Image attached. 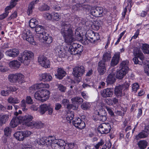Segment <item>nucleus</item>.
Wrapping results in <instances>:
<instances>
[{
  "mask_svg": "<svg viewBox=\"0 0 149 149\" xmlns=\"http://www.w3.org/2000/svg\"><path fill=\"white\" fill-rule=\"evenodd\" d=\"M62 22L61 33L63 37L65 42L68 45H70L74 40L72 25L66 21Z\"/></svg>",
  "mask_w": 149,
  "mask_h": 149,
  "instance_id": "obj_1",
  "label": "nucleus"
},
{
  "mask_svg": "<svg viewBox=\"0 0 149 149\" xmlns=\"http://www.w3.org/2000/svg\"><path fill=\"white\" fill-rule=\"evenodd\" d=\"M35 31L37 34H39L40 38H42L46 43L50 44L52 41V38L45 32L44 27L41 25H38L36 28Z\"/></svg>",
  "mask_w": 149,
  "mask_h": 149,
  "instance_id": "obj_2",
  "label": "nucleus"
},
{
  "mask_svg": "<svg viewBox=\"0 0 149 149\" xmlns=\"http://www.w3.org/2000/svg\"><path fill=\"white\" fill-rule=\"evenodd\" d=\"M33 58L34 54L32 52L25 50L18 58V60L21 63H23L25 65H27Z\"/></svg>",
  "mask_w": 149,
  "mask_h": 149,
  "instance_id": "obj_3",
  "label": "nucleus"
},
{
  "mask_svg": "<svg viewBox=\"0 0 149 149\" xmlns=\"http://www.w3.org/2000/svg\"><path fill=\"white\" fill-rule=\"evenodd\" d=\"M50 92L49 90L42 89L36 92L34 94V97L43 102L46 101L49 97Z\"/></svg>",
  "mask_w": 149,
  "mask_h": 149,
  "instance_id": "obj_4",
  "label": "nucleus"
},
{
  "mask_svg": "<svg viewBox=\"0 0 149 149\" xmlns=\"http://www.w3.org/2000/svg\"><path fill=\"white\" fill-rule=\"evenodd\" d=\"M83 47L81 45L77 44H74L70 46L68 52L73 55L80 54L83 51Z\"/></svg>",
  "mask_w": 149,
  "mask_h": 149,
  "instance_id": "obj_5",
  "label": "nucleus"
},
{
  "mask_svg": "<svg viewBox=\"0 0 149 149\" xmlns=\"http://www.w3.org/2000/svg\"><path fill=\"white\" fill-rule=\"evenodd\" d=\"M22 37L24 40H26L30 43L35 44L33 37L30 31L28 29H25L22 34Z\"/></svg>",
  "mask_w": 149,
  "mask_h": 149,
  "instance_id": "obj_6",
  "label": "nucleus"
},
{
  "mask_svg": "<svg viewBox=\"0 0 149 149\" xmlns=\"http://www.w3.org/2000/svg\"><path fill=\"white\" fill-rule=\"evenodd\" d=\"M111 129V126L109 123H104L100 125L98 130L102 134H107L109 132Z\"/></svg>",
  "mask_w": 149,
  "mask_h": 149,
  "instance_id": "obj_7",
  "label": "nucleus"
},
{
  "mask_svg": "<svg viewBox=\"0 0 149 149\" xmlns=\"http://www.w3.org/2000/svg\"><path fill=\"white\" fill-rule=\"evenodd\" d=\"M47 111H48V114L52 115L53 112V109L49 105L42 104L39 107L38 112L41 115L45 114Z\"/></svg>",
  "mask_w": 149,
  "mask_h": 149,
  "instance_id": "obj_8",
  "label": "nucleus"
},
{
  "mask_svg": "<svg viewBox=\"0 0 149 149\" xmlns=\"http://www.w3.org/2000/svg\"><path fill=\"white\" fill-rule=\"evenodd\" d=\"M14 115L16 116L14 117L10 122V125L13 128L16 127L19 124L22 123V116L17 112L15 113Z\"/></svg>",
  "mask_w": 149,
  "mask_h": 149,
  "instance_id": "obj_9",
  "label": "nucleus"
},
{
  "mask_svg": "<svg viewBox=\"0 0 149 149\" xmlns=\"http://www.w3.org/2000/svg\"><path fill=\"white\" fill-rule=\"evenodd\" d=\"M38 62L43 67L47 68L50 67V63L47 58L43 55H40L38 57Z\"/></svg>",
  "mask_w": 149,
  "mask_h": 149,
  "instance_id": "obj_10",
  "label": "nucleus"
},
{
  "mask_svg": "<svg viewBox=\"0 0 149 149\" xmlns=\"http://www.w3.org/2000/svg\"><path fill=\"white\" fill-rule=\"evenodd\" d=\"M52 144V147L53 149H66L65 143L63 140L58 141L55 139Z\"/></svg>",
  "mask_w": 149,
  "mask_h": 149,
  "instance_id": "obj_11",
  "label": "nucleus"
},
{
  "mask_svg": "<svg viewBox=\"0 0 149 149\" xmlns=\"http://www.w3.org/2000/svg\"><path fill=\"white\" fill-rule=\"evenodd\" d=\"M85 71V68L83 66H76L73 69V74L74 77L77 78L82 76Z\"/></svg>",
  "mask_w": 149,
  "mask_h": 149,
  "instance_id": "obj_12",
  "label": "nucleus"
},
{
  "mask_svg": "<svg viewBox=\"0 0 149 149\" xmlns=\"http://www.w3.org/2000/svg\"><path fill=\"white\" fill-rule=\"evenodd\" d=\"M117 71L115 69H113L111 71L107 76L106 79V82L107 84H112L116 81L115 74Z\"/></svg>",
  "mask_w": 149,
  "mask_h": 149,
  "instance_id": "obj_13",
  "label": "nucleus"
},
{
  "mask_svg": "<svg viewBox=\"0 0 149 149\" xmlns=\"http://www.w3.org/2000/svg\"><path fill=\"white\" fill-rule=\"evenodd\" d=\"M19 0H11L10 5L5 8V13L0 15V20L3 19L7 17L9 13L8 10L14 7L16 4V2Z\"/></svg>",
  "mask_w": 149,
  "mask_h": 149,
  "instance_id": "obj_14",
  "label": "nucleus"
},
{
  "mask_svg": "<svg viewBox=\"0 0 149 149\" xmlns=\"http://www.w3.org/2000/svg\"><path fill=\"white\" fill-rule=\"evenodd\" d=\"M97 118L99 120L104 121L107 120V113L104 109H100L97 112Z\"/></svg>",
  "mask_w": 149,
  "mask_h": 149,
  "instance_id": "obj_15",
  "label": "nucleus"
},
{
  "mask_svg": "<svg viewBox=\"0 0 149 149\" xmlns=\"http://www.w3.org/2000/svg\"><path fill=\"white\" fill-rule=\"evenodd\" d=\"M107 64L105 62L101 61L98 64L97 70L100 75H103L106 71V67Z\"/></svg>",
  "mask_w": 149,
  "mask_h": 149,
  "instance_id": "obj_16",
  "label": "nucleus"
},
{
  "mask_svg": "<svg viewBox=\"0 0 149 149\" xmlns=\"http://www.w3.org/2000/svg\"><path fill=\"white\" fill-rule=\"evenodd\" d=\"M72 123L76 127L81 130L84 128L85 126L84 122L79 118H76L75 120H73Z\"/></svg>",
  "mask_w": 149,
  "mask_h": 149,
  "instance_id": "obj_17",
  "label": "nucleus"
},
{
  "mask_svg": "<svg viewBox=\"0 0 149 149\" xmlns=\"http://www.w3.org/2000/svg\"><path fill=\"white\" fill-rule=\"evenodd\" d=\"M103 12L102 8L100 7H97L95 8L92 9L91 11V14L93 16L97 17L102 16Z\"/></svg>",
  "mask_w": 149,
  "mask_h": 149,
  "instance_id": "obj_18",
  "label": "nucleus"
},
{
  "mask_svg": "<svg viewBox=\"0 0 149 149\" xmlns=\"http://www.w3.org/2000/svg\"><path fill=\"white\" fill-rule=\"evenodd\" d=\"M55 52L61 57H65L66 54V50L60 46L56 47L55 49Z\"/></svg>",
  "mask_w": 149,
  "mask_h": 149,
  "instance_id": "obj_19",
  "label": "nucleus"
},
{
  "mask_svg": "<svg viewBox=\"0 0 149 149\" xmlns=\"http://www.w3.org/2000/svg\"><path fill=\"white\" fill-rule=\"evenodd\" d=\"M113 93V88H108L104 89L101 95L104 97H110L112 96Z\"/></svg>",
  "mask_w": 149,
  "mask_h": 149,
  "instance_id": "obj_20",
  "label": "nucleus"
},
{
  "mask_svg": "<svg viewBox=\"0 0 149 149\" xmlns=\"http://www.w3.org/2000/svg\"><path fill=\"white\" fill-rule=\"evenodd\" d=\"M6 53L7 56L14 58L19 54V52L18 49L15 48L8 50Z\"/></svg>",
  "mask_w": 149,
  "mask_h": 149,
  "instance_id": "obj_21",
  "label": "nucleus"
},
{
  "mask_svg": "<svg viewBox=\"0 0 149 149\" xmlns=\"http://www.w3.org/2000/svg\"><path fill=\"white\" fill-rule=\"evenodd\" d=\"M123 86L121 85H119L115 87L114 93L117 97H120L124 95V93H123Z\"/></svg>",
  "mask_w": 149,
  "mask_h": 149,
  "instance_id": "obj_22",
  "label": "nucleus"
},
{
  "mask_svg": "<svg viewBox=\"0 0 149 149\" xmlns=\"http://www.w3.org/2000/svg\"><path fill=\"white\" fill-rule=\"evenodd\" d=\"M120 57V52H118L116 53L114 56L113 57L111 61V66L114 67L118 63Z\"/></svg>",
  "mask_w": 149,
  "mask_h": 149,
  "instance_id": "obj_23",
  "label": "nucleus"
},
{
  "mask_svg": "<svg viewBox=\"0 0 149 149\" xmlns=\"http://www.w3.org/2000/svg\"><path fill=\"white\" fill-rule=\"evenodd\" d=\"M22 123H24L27 126H29V123H31L30 121L33 119L32 116L30 115H26L24 117L22 116Z\"/></svg>",
  "mask_w": 149,
  "mask_h": 149,
  "instance_id": "obj_24",
  "label": "nucleus"
},
{
  "mask_svg": "<svg viewBox=\"0 0 149 149\" xmlns=\"http://www.w3.org/2000/svg\"><path fill=\"white\" fill-rule=\"evenodd\" d=\"M28 125L29 127H30L32 128H40L43 126V124L41 122L33 121L29 123Z\"/></svg>",
  "mask_w": 149,
  "mask_h": 149,
  "instance_id": "obj_25",
  "label": "nucleus"
},
{
  "mask_svg": "<svg viewBox=\"0 0 149 149\" xmlns=\"http://www.w3.org/2000/svg\"><path fill=\"white\" fill-rule=\"evenodd\" d=\"M21 63L17 60L11 61L9 63V66L13 69H17L19 68Z\"/></svg>",
  "mask_w": 149,
  "mask_h": 149,
  "instance_id": "obj_26",
  "label": "nucleus"
},
{
  "mask_svg": "<svg viewBox=\"0 0 149 149\" xmlns=\"http://www.w3.org/2000/svg\"><path fill=\"white\" fill-rule=\"evenodd\" d=\"M123 69H121L120 70L116 72V78L119 79H123L124 76L127 73V71H125Z\"/></svg>",
  "mask_w": 149,
  "mask_h": 149,
  "instance_id": "obj_27",
  "label": "nucleus"
},
{
  "mask_svg": "<svg viewBox=\"0 0 149 149\" xmlns=\"http://www.w3.org/2000/svg\"><path fill=\"white\" fill-rule=\"evenodd\" d=\"M87 5L86 3H79L76 4L72 6V9L76 11L78 10H82L84 8H87Z\"/></svg>",
  "mask_w": 149,
  "mask_h": 149,
  "instance_id": "obj_28",
  "label": "nucleus"
},
{
  "mask_svg": "<svg viewBox=\"0 0 149 149\" xmlns=\"http://www.w3.org/2000/svg\"><path fill=\"white\" fill-rule=\"evenodd\" d=\"M57 74H55V76L57 78L59 79H62L66 74V72L62 68H58L57 70Z\"/></svg>",
  "mask_w": 149,
  "mask_h": 149,
  "instance_id": "obj_29",
  "label": "nucleus"
},
{
  "mask_svg": "<svg viewBox=\"0 0 149 149\" xmlns=\"http://www.w3.org/2000/svg\"><path fill=\"white\" fill-rule=\"evenodd\" d=\"M39 0H36L31 2L29 5L27 13L29 15L32 12V9L34 8V6L39 2Z\"/></svg>",
  "mask_w": 149,
  "mask_h": 149,
  "instance_id": "obj_30",
  "label": "nucleus"
},
{
  "mask_svg": "<svg viewBox=\"0 0 149 149\" xmlns=\"http://www.w3.org/2000/svg\"><path fill=\"white\" fill-rule=\"evenodd\" d=\"M92 32V34L91 36H88L89 37L90 39V42L94 43L99 39L100 37L98 33H94L93 31Z\"/></svg>",
  "mask_w": 149,
  "mask_h": 149,
  "instance_id": "obj_31",
  "label": "nucleus"
},
{
  "mask_svg": "<svg viewBox=\"0 0 149 149\" xmlns=\"http://www.w3.org/2000/svg\"><path fill=\"white\" fill-rule=\"evenodd\" d=\"M42 80L45 82L49 81L52 79V76L49 74L46 73L42 74L41 76Z\"/></svg>",
  "mask_w": 149,
  "mask_h": 149,
  "instance_id": "obj_32",
  "label": "nucleus"
},
{
  "mask_svg": "<svg viewBox=\"0 0 149 149\" xmlns=\"http://www.w3.org/2000/svg\"><path fill=\"white\" fill-rule=\"evenodd\" d=\"M55 139L52 136H49L48 138H45V145L47 146H52V144L54 143V141L55 140Z\"/></svg>",
  "mask_w": 149,
  "mask_h": 149,
  "instance_id": "obj_33",
  "label": "nucleus"
},
{
  "mask_svg": "<svg viewBox=\"0 0 149 149\" xmlns=\"http://www.w3.org/2000/svg\"><path fill=\"white\" fill-rule=\"evenodd\" d=\"M72 103L73 104H80L83 102V99L79 97H76L71 99Z\"/></svg>",
  "mask_w": 149,
  "mask_h": 149,
  "instance_id": "obj_34",
  "label": "nucleus"
},
{
  "mask_svg": "<svg viewBox=\"0 0 149 149\" xmlns=\"http://www.w3.org/2000/svg\"><path fill=\"white\" fill-rule=\"evenodd\" d=\"M14 136L17 139L20 141H23L24 137L22 131L16 132L14 134Z\"/></svg>",
  "mask_w": 149,
  "mask_h": 149,
  "instance_id": "obj_35",
  "label": "nucleus"
},
{
  "mask_svg": "<svg viewBox=\"0 0 149 149\" xmlns=\"http://www.w3.org/2000/svg\"><path fill=\"white\" fill-rule=\"evenodd\" d=\"M33 88L35 89H39L42 88H48L49 87V85L47 84H43L40 83L36 84L33 86Z\"/></svg>",
  "mask_w": 149,
  "mask_h": 149,
  "instance_id": "obj_36",
  "label": "nucleus"
},
{
  "mask_svg": "<svg viewBox=\"0 0 149 149\" xmlns=\"http://www.w3.org/2000/svg\"><path fill=\"white\" fill-rule=\"evenodd\" d=\"M38 22L37 20L34 18L31 19L29 22V25L32 28H36L38 25Z\"/></svg>",
  "mask_w": 149,
  "mask_h": 149,
  "instance_id": "obj_37",
  "label": "nucleus"
},
{
  "mask_svg": "<svg viewBox=\"0 0 149 149\" xmlns=\"http://www.w3.org/2000/svg\"><path fill=\"white\" fill-rule=\"evenodd\" d=\"M16 82L22 83L23 82L24 76L20 73H16Z\"/></svg>",
  "mask_w": 149,
  "mask_h": 149,
  "instance_id": "obj_38",
  "label": "nucleus"
},
{
  "mask_svg": "<svg viewBox=\"0 0 149 149\" xmlns=\"http://www.w3.org/2000/svg\"><path fill=\"white\" fill-rule=\"evenodd\" d=\"M148 135V133L146 132L144 129L138 135L136 136V139H139L141 138H145Z\"/></svg>",
  "mask_w": 149,
  "mask_h": 149,
  "instance_id": "obj_39",
  "label": "nucleus"
},
{
  "mask_svg": "<svg viewBox=\"0 0 149 149\" xmlns=\"http://www.w3.org/2000/svg\"><path fill=\"white\" fill-rule=\"evenodd\" d=\"M147 144V142L145 141H141L138 143V145L140 149L145 148Z\"/></svg>",
  "mask_w": 149,
  "mask_h": 149,
  "instance_id": "obj_40",
  "label": "nucleus"
},
{
  "mask_svg": "<svg viewBox=\"0 0 149 149\" xmlns=\"http://www.w3.org/2000/svg\"><path fill=\"white\" fill-rule=\"evenodd\" d=\"M8 101L10 103L13 104L18 103L20 102V100L15 97H9L8 99Z\"/></svg>",
  "mask_w": 149,
  "mask_h": 149,
  "instance_id": "obj_41",
  "label": "nucleus"
},
{
  "mask_svg": "<svg viewBox=\"0 0 149 149\" xmlns=\"http://www.w3.org/2000/svg\"><path fill=\"white\" fill-rule=\"evenodd\" d=\"M129 62L127 60L123 61L120 64L121 69H123L125 71H127L128 67L127 66Z\"/></svg>",
  "mask_w": 149,
  "mask_h": 149,
  "instance_id": "obj_42",
  "label": "nucleus"
},
{
  "mask_svg": "<svg viewBox=\"0 0 149 149\" xmlns=\"http://www.w3.org/2000/svg\"><path fill=\"white\" fill-rule=\"evenodd\" d=\"M9 116L7 115H3L0 118V125L4 123L7 120Z\"/></svg>",
  "mask_w": 149,
  "mask_h": 149,
  "instance_id": "obj_43",
  "label": "nucleus"
},
{
  "mask_svg": "<svg viewBox=\"0 0 149 149\" xmlns=\"http://www.w3.org/2000/svg\"><path fill=\"white\" fill-rule=\"evenodd\" d=\"M111 58V54L109 53L106 52L103 54V57L101 61H105V63H106V61L109 60Z\"/></svg>",
  "mask_w": 149,
  "mask_h": 149,
  "instance_id": "obj_44",
  "label": "nucleus"
},
{
  "mask_svg": "<svg viewBox=\"0 0 149 149\" xmlns=\"http://www.w3.org/2000/svg\"><path fill=\"white\" fill-rule=\"evenodd\" d=\"M8 79L11 82H16V73L10 74L8 76Z\"/></svg>",
  "mask_w": 149,
  "mask_h": 149,
  "instance_id": "obj_45",
  "label": "nucleus"
},
{
  "mask_svg": "<svg viewBox=\"0 0 149 149\" xmlns=\"http://www.w3.org/2000/svg\"><path fill=\"white\" fill-rule=\"evenodd\" d=\"M133 53L134 55L137 57L139 55L142 54V53L140 51V49L137 47H135L134 48Z\"/></svg>",
  "mask_w": 149,
  "mask_h": 149,
  "instance_id": "obj_46",
  "label": "nucleus"
},
{
  "mask_svg": "<svg viewBox=\"0 0 149 149\" xmlns=\"http://www.w3.org/2000/svg\"><path fill=\"white\" fill-rule=\"evenodd\" d=\"M90 104L89 102H84L81 105V109L84 110H86L90 107Z\"/></svg>",
  "mask_w": 149,
  "mask_h": 149,
  "instance_id": "obj_47",
  "label": "nucleus"
},
{
  "mask_svg": "<svg viewBox=\"0 0 149 149\" xmlns=\"http://www.w3.org/2000/svg\"><path fill=\"white\" fill-rule=\"evenodd\" d=\"M137 57L139 58L141 60L140 61L141 62V63H142L144 65L146 64L147 61H148L145 58L143 53L142 54L139 55Z\"/></svg>",
  "mask_w": 149,
  "mask_h": 149,
  "instance_id": "obj_48",
  "label": "nucleus"
},
{
  "mask_svg": "<svg viewBox=\"0 0 149 149\" xmlns=\"http://www.w3.org/2000/svg\"><path fill=\"white\" fill-rule=\"evenodd\" d=\"M144 71L149 76V61H147L146 64H144Z\"/></svg>",
  "mask_w": 149,
  "mask_h": 149,
  "instance_id": "obj_49",
  "label": "nucleus"
},
{
  "mask_svg": "<svg viewBox=\"0 0 149 149\" xmlns=\"http://www.w3.org/2000/svg\"><path fill=\"white\" fill-rule=\"evenodd\" d=\"M74 117V113L73 112H71L69 113H68L67 116L66 117V119L67 120L70 121L71 120L73 119Z\"/></svg>",
  "mask_w": 149,
  "mask_h": 149,
  "instance_id": "obj_50",
  "label": "nucleus"
},
{
  "mask_svg": "<svg viewBox=\"0 0 149 149\" xmlns=\"http://www.w3.org/2000/svg\"><path fill=\"white\" fill-rule=\"evenodd\" d=\"M11 128L9 127H7L4 129V135L6 136H8L10 134Z\"/></svg>",
  "mask_w": 149,
  "mask_h": 149,
  "instance_id": "obj_51",
  "label": "nucleus"
},
{
  "mask_svg": "<svg viewBox=\"0 0 149 149\" xmlns=\"http://www.w3.org/2000/svg\"><path fill=\"white\" fill-rule=\"evenodd\" d=\"M25 101L28 104H32L33 103V100L30 96H27L26 98Z\"/></svg>",
  "mask_w": 149,
  "mask_h": 149,
  "instance_id": "obj_52",
  "label": "nucleus"
},
{
  "mask_svg": "<svg viewBox=\"0 0 149 149\" xmlns=\"http://www.w3.org/2000/svg\"><path fill=\"white\" fill-rule=\"evenodd\" d=\"M26 104L27 103L24 100H23L21 102V106L22 107V109L24 111H25L26 110Z\"/></svg>",
  "mask_w": 149,
  "mask_h": 149,
  "instance_id": "obj_53",
  "label": "nucleus"
},
{
  "mask_svg": "<svg viewBox=\"0 0 149 149\" xmlns=\"http://www.w3.org/2000/svg\"><path fill=\"white\" fill-rule=\"evenodd\" d=\"M52 17L53 19L58 21L61 18V17L59 15L58 13H55L52 15Z\"/></svg>",
  "mask_w": 149,
  "mask_h": 149,
  "instance_id": "obj_54",
  "label": "nucleus"
},
{
  "mask_svg": "<svg viewBox=\"0 0 149 149\" xmlns=\"http://www.w3.org/2000/svg\"><path fill=\"white\" fill-rule=\"evenodd\" d=\"M81 40V42L83 44L85 45H88L89 42H90V40L88 39V38H87L86 37H85L84 38H82V40L81 39H80Z\"/></svg>",
  "mask_w": 149,
  "mask_h": 149,
  "instance_id": "obj_55",
  "label": "nucleus"
},
{
  "mask_svg": "<svg viewBox=\"0 0 149 149\" xmlns=\"http://www.w3.org/2000/svg\"><path fill=\"white\" fill-rule=\"evenodd\" d=\"M143 49L145 51L144 53L149 54V45L147 44L143 45L142 46Z\"/></svg>",
  "mask_w": 149,
  "mask_h": 149,
  "instance_id": "obj_56",
  "label": "nucleus"
},
{
  "mask_svg": "<svg viewBox=\"0 0 149 149\" xmlns=\"http://www.w3.org/2000/svg\"><path fill=\"white\" fill-rule=\"evenodd\" d=\"M49 8L48 6L44 4L40 8V10L41 11L47 10H49Z\"/></svg>",
  "mask_w": 149,
  "mask_h": 149,
  "instance_id": "obj_57",
  "label": "nucleus"
},
{
  "mask_svg": "<svg viewBox=\"0 0 149 149\" xmlns=\"http://www.w3.org/2000/svg\"><path fill=\"white\" fill-rule=\"evenodd\" d=\"M130 81H126L124 83L123 85H121L123 86V89L124 88H125V89H127L130 85L131 84L130 83Z\"/></svg>",
  "mask_w": 149,
  "mask_h": 149,
  "instance_id": "obj_58",
  "label": "nucleus"
},
{
  "mask_svg": "<svg viewBox=\"0 0 149 149\" xmlns=\"http://www.w3.org/2000/svg\"><path fill=\"white\" fill-rule=\"evenodd\" d=\"M104 143V141L102 139L100 140V141L95 146V147L96 149H99L100 146H102Z\"/></svg>",
  "mask_w": 149,
  "mask_h": 149,
  "instance_id": "obj_59",
  "label": "nucleus"
},
{
  "mask_svg": "<svg viewBox=\"0 0 149 149\" xmlns=\"http://www.w3.org/2000/svg\"><path fill=\"white\" fill-rule=\"evenodd\" d=\"M17 16V13L15 11L8 19V20H10L16 18Z\"/></svg>",
  "mask_w": 149,
  "mask_h": 149,
  "instance_id": "obj_60",
  "label": "nucleus"
},
{
  "mask_svg": "<svg viewBox=\"0 0 149 149\" xmlns=\"http://www.w3.org/2000/svg\"><path fill=\"white\" fill-rule=\"evenodd\" d=\"M1 94L3 96H6L10 94L9 91L8 89L2 90L1 92Z\"/></svg>",
  "mask_w": 149,
  "mask_h": 149,
  "instance_id": "obj_61",
  "label": "nucleus"
},
{
  "mask_svg": "<svg viewBox=\"0 0 149 149\" xmlns=\"http://www.w3.org/2000/svg\"><path fill=\"white\" fill-rule=\"evenodd\" d=\"M43 17L45 19L50 20L51 19L52 17V15L50 13H46L43 14Z\"/></svg>",
  "mask_w": 149,
  "mask_h": 149,
  "instance_id": "obj_62",
  "label": "nucleus"
},
{
  "mask_svg": "<svg viewBox=\"0 0 149 149\" xmlns=\"http://www.w3.org/2000/svg\"><path fill=\"white\" fill-rule=\"evenodd\" d=\"M139 86L138 84L136 83L134 84L132 87V90L133 91L136 92L137 90L139 88Z\"/></svg>",
  "mask_w": 149,
  "mask_h": 149,
  "instance_id": "obj_63",
  "label": "nucleus"
},
{
  "mask_svg": "<svg viewBox=\"0 0 149 149\" xmlns=\"http://www.w3.org/2000/svg\"><path fill=\"white\" fill-rule=\"evenodd\" d=\"M7 89L9 91V93L10 92H15L17 90V89L14 86H10L7 88Z\"/></svg>",
  "mask_w": 149,
  "mask_h": 149,
  "instance_id": "obj_64",
  "label": "nucleus"
}]
</instances>
